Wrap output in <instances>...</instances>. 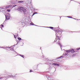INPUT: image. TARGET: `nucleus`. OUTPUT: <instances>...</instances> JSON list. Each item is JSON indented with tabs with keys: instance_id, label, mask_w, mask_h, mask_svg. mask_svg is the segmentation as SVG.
I'll use <instances>...</instances> for the list:
<instances>
[{
	"instance_id": "nucleus-1",
	"label": "nucleus",
	"mask_w": 80,
	"mask_h": 80,
	"mask_svg": "<svg viewBox=\"0 0 80 80\" xmlns=\"http://www.w3.org/2000/svg\"><path fill=\"white\" fill-rule=\"evenodd\" d=\"M12 5L8 6L6 7V9H12Z\"/></svg>"
},
{
	"instance_id": "nucleus-2",
	"label": "nucleus",
	"mask_w": 80,
	"mask_h": 80,
	"mask_svg": "<svg viewBox=\"0 0 80 80\" xmlns=\"http://www.w3.org/2000/svg\"><path fill=\"white\" fill-rule=\"evenodd\" d=\"M22 11L23 12L25 13V12H26L27 10H26V9H25V8H23V9H22Z\"/></svg>"
},
{
	"instance_id": "nucleus-3",
	"label": "nucleus",
	"mask_w": 80,
	"mask_h": 80,
	"mask_svg": "<svg viewBox=\"0 0 80 80\" xmlns=\"http://www.w3.org/2000/svg\"><path fill=\"white\" fill-rule=\"evenodd\" d=\"M24 7H20L19 8V9L20 10H22Z\"/></svg>"
},
{
	"instance_id": "nucleus-4",
	"label": "nucleus",
	"mask_w": 80,
	"mask_h": 80,
	"mask_svg": "<svg viewBox=\"0 0 80 80\" xmlns=\"http://www.w3.org/2000/svg\"><path fill=\"white\" fill-rule=\"evenodd\" d=\"M71 53H74V52H75V51H74V49H72L71 50Z\"/></svg>"
},
{
	"instance_id": "nucleus-5",
	"label": "nucleus",
	"mask_w": 80,
	"mask_h": 80,
	"mask_svg": "<svg viewBox=\"0 0 80 80\" xmlns=\"http://www.w3.org/2000/svg\"><path fill=\"white\" fill-rule=\"evenodd\" d=\"M53 65H57V66H58L59 65L58 64H57L56 63H54L53 64Z\"/></svg>"
},
{
	"instance_id": "nucleus-6",
	"label": "nucleus",
	"mask_w": 80,
	"mask_h": 80,
	"mask_svg": "<svg viewBox=\"0 0 80 80\" xmlns=\"http://www.w3.org/2000/svg\"><path fill=\"white\" fill-rule=\"evenodd\" d=\"M70 52H71V50H68V51H66V52L67 53H70Z\"/></svg>"
},
{
	"instance_id": "nucleus-7",
	"label": "nucleus",
	"mask_w": 80,
	"mask_h": 80,
	"mask_svg": "<svg viewBox=\"0 0 80 80\" xmlns=\"http://www.w3.org/2000/svg\"><path fill=\"white\" fill-rule=\"evenodd\" d=\"M58 43L59 45L60 46H61V43L60 42V41H58Z\"/></svg>"
},
{
	"instance_id": "nucleus-8",
	"label": "nucleus",
	"mask_w": 80,
	"mask_h": 80,
	"mask_svg": "<svg viewBox=\"0 0 80 80\" xmlns=\"http://www.w3.org/2000/svg\"><path fill=\"white\" fill-rule=\"evenodd\" d=\"M23 2V1H21L18 2V3H22Z\"/></svg>"
},
{
	"instance_id": "nucleus-9",
	"label": "nucleus",
	"mask_w": 80,
	"mask_h": 80,
	"mask_svg": "<svg viewBox=\"0 0 80 80\" xmlns=\"http://www.w3.org/2000/svg\"><path fill=\"white\" fill-rule=\"evenodd\" d=\"M16 6H17V5H12V8H13V7H15Z\"/></svg>"
},
{
	"instance_id": "nucleus-10",
	"label": "nucleus",
	"mask_w": 80,
	"mask_h": 80,
	"mask_svg": "<svg viewBox=\"0 0 80 80\" xmlns=\"http://www.w3.org/2000/svg\"><path fill=\"white\" fill-rule=\"evenodd\" d=\"M57 37L59 41H60V38L59 36H57Z\"/></svg>"
},
{
	"instance_id": "nucleus-11",
	"label": "nucleus",
	"mask_w": 80,
	"mask_h": 80,
	"mask_svg": "<svg viewBox=\"0 0 80 80\" xmlns=\"http://www.w3.org/2000/svg\"><path fill=\"white\" fill-rule=\"evenodd\" d=\"M37 14V12H34L33 13L32 16H33V15H35V14Z\"/></svg>"
},
{
	"instance_id": "nucleus-12",
	"label": "nucleus",
	"mask_w": 80,
	"mask_h": 80,
	"mask_svg": "<svg viewBox=\"0 0 80 80\" xmlns=\"http://www.w3.org/2000/svg\"><path fill=\"white\" fill-rule=\"evenodd\" d=\"M59 32H60L58 30H57L56 31V33H59Z\"/></svg>"
},
{
	"instance_id": "nucleus-13",
	"label": "nucleus",
	"mask_w": 80,
	"mask_h": 80,
	"mask_svg": "<svg viewBox=\"0 0 80 80\" xmlns=\"http://www.w3.org/2000/svg\"><path fill=\"white\" fill-rule=\"evenodd\" d=\"M18 39L19 40H22V38H18Z\"/></svg>"
},
{
	"instance_id": "nucleus-14",
	"label": "nucleus",
	"mask_w": 80,
	"mask_h": 80,
	"mask_svg": "<svg viewBox=\"0 0 80 80\" xmlns=\"http://www.w3.org/2000/svg\"><path fill=\"white\" fill-rule=\"evenodd\" d=\"M50 28H51V29H53L54 28L52 27H49Z\"/></svg>"
},
{
	"instance_id": "nucleus-15",
	"label": "nucleus",
	"mask_w": 80,
	"mask_h": 80,
	"mask_svg": "<svg viewBox=\"0 0 80 80\" xmlns=\"http://www.w3.org/2000/svg\"><path fill=\"white\" fill-rule=\"evenodd\" d=\"M30 24H31V25H34V24H33L32 22Z\"/></svg>"
},
{
	"instance_id": "nucleus-16",
	"label": "nucleus",
	"mask_w": 80,
	"mask_h": 80,
	"mask_svg": "<svg viewBox=\"0 0 80 80\" xmlns=\"http://www.w3.org/2000/svg\"><path fill=\"white\" fill-rule=\"evenodd\" d=\"M7 11L9 12H10V9H7Z\"/></svg>"
},
{
	"instance_id": "nucleus-17",
	"label": "nucleus",
	"mask_w": 80,
	"mask_h": 80,
	"mask_svg": "<svg viewBox=\"0 0 80 80\" xmlns=\"http://www.w3.org/2000/svg\"><path fill=\"white\" fill-rule=\"evenodd\" d=\"M6 18L7 19V20L9 19V18H8V16H6Z\"/></svg>"
},
{
	"instance_id": "nucleus-18",
	"label": "nucleus",
	"mask_w": 80,
	"mask_h": 80,
	"mask_svg": "<svg viewBox=\"0 0 80 80\" xmlns=\"http://www.w3.org/2000/svg\"><path fill=\"white\" fill-rule=\"evenodd\" d=\"M21 57H22V58H24V55H21Z\"/></svg>"
},
{
	"instance_id": "nucleus-19",
	"label": "nucleus",
	"mask_w": 80,
	"mask_h": 80,
	"mask_svg": "<svg viewBox=\"0 0 80 80\" xmlns=\"http://www.w3.org/2000/svg\"><path fill=\"white\" fill-rule=\"evenodd\" d=\"M57 39H55V40L54 41L55 42H57Z\"/></svg>"
},
{
	"instance_id": "nucleus-20",
	"label": "nucleus",
	"mask_w": 80,
	"mask_h": 80,
	"mask_svg": "<svg viewBox=\"0 0 80 80\" xmlns=\"http://www.w3.org/2000/svg\"><path fill=\"white\" fill-rule=\"evenodd\" d=\"M67 17H68V18H72V17L70 16H67Z\"/></svg>"
},
{
	"instance_id": "nucleus-21",
	"label": "nucleus",
	"mask_w": 80,
	"mask_h": 80,
	"mask_svg": "<svg viewBox=\"0 0 80 80\" xmlns=\"http://www.w3.org/2000/svg\"><path fill=\"white\" fill-rule=\"evenodd\" d=\"M80 48H78L77 49V50H80Z\"/></svg>"
},
{
	"instance_id": "nucleus-22",
	"label": "nucleus",
	"mask_w": 80,
	"mask_h": 80,
	"mask_svg": "<svg viewBox=\"0 0 80 80\" xmlns=\"http://www.w3.org/2000/svg\"><path fill=\"white\" fill-rule=\"evenodd\" d=\"M1 26L2 27H4V26H3V24H1Z\"/></svg>"
},
{
	"instance_id": "nucleus-23",
	"label": "nucleus",
	"mask_w": 80,
	"mask_h": 80,
	"mask_svg": "<svg viewBox=\"0 0 80 80\" xmlns=\"http://www.w3.org/2000/svg\"><path fill=\"white\" fill-rule=\"evenodd\" d=\"M62 57H63V56H61L59 58H62Z\"/></svg>"
},
{
	"instance_id": "nucleus-24",
	"label": "nucleus",
	"mask_w": 80,
	"mask_h": 80,
	"mask_svg": "<svg viewBox=\"0 0 80 80\" xmlns=\"http://www.w3.org/2000/svg\"><path fill=\"white\" fill-rule=\"evenodd\" d=\"M30 72H32V70H30Z\"/></svg>"
},
{
	"instance_id": "nucleus-25",
	"label": "nucleus",
	"mask_w": 80,
	"mask_h": 80,
	"mask_svg": "<svg viewBox=\"0 0 80 80\" xmlns=\"http://www.w3.org/2000/svg\"><path fill=\"white\" fill-rule=\"evenodd\" d=\"M14 38H16V37H15V35H14Z\"/></svg>"
},
{
	"instance_id": "nucleus-26",
	"label": "nucleus",
	"mask_w": 80,
	"mask_h": 80,
	"mask_svg": "<svg viewBox=\"0 0 80 80\" xmlns=\"http://www.w3.org/2000/svg\"><path fill=\"white\" fill-rule=\"evenodd\" d=\"M0 78V79H2V78Z\"/></svg>"
}]
</instances>
